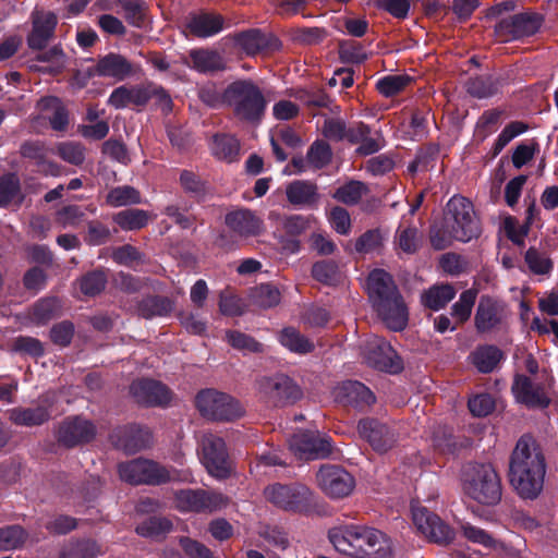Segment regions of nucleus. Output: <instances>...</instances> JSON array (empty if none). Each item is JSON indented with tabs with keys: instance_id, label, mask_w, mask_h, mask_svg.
Returning <instances> with one entry per match:
<instances>
[{
	"instance_id": "obj_1",
	"label": "nucleus",
	"mask_w": 558,
	"mask_h": 558,
	"mask_svg": "<svg viewBox=\"0 0 558 558\" xmlns=\"http://www.w3.org/2000/svg\"><path fill=\"white\" fill-rule=\"evenodd\" d=\"M546 473L544 453L529 435L517 441L509 462V481L514 490L525 499H535L543 489Z\"/></svg>"
},
{
	"instance_id": "obj_2",
	"label": "nucleus",
	"mask_w": 558,
	"mask_h": 558,
	"mask_svg": "<svg viewBox=\"0 0 558 558\" xmlns=\"http://www.w3.org/2000/svg\"><path fill=\"white\" fill-rule=\"evenodd\" d=\"M367 287L371 303L385 325L395 331L404 329L408 308L392 277L383 269H375L368 276Z\"/></svg>"
},
{
	"instance_id": "obj_3",
	"label": "nucleus",
	"mask_w": 558,
	"mask_h": 558,
	"mask_svg": "<svg viewBox=\"0 0 558 558\" xmlns=\"http://www.w3.org/2000/svg\"><path fill=\"white\" fill-rule=\"evenodd\" d=\"M225 100L239 120L250 123L262 120L267 105L262 89L251 80L229 84L225 89Z\"/></svg>"
},
{
	"instance_id": "obj_4",
	"label": "nucleus",
	"mask_w": 558,
	"mask_h": 558,
	"mask_svg": "<svg viewBox=\"0 0 558 558\" xmlns=\"http://www.w3.org/2000/svg\"><path fill=\"white\" fill-rule=\"evenodd\" d=\"M463 489L482 505H496L501 499L500 478L490 464H468L463 471Z\"/></svg>"
},
{
	"instance_id": "obj_5",
	"label": "nucleus",
	"mask_w": 558,
	"mask_h": 558,
	"mask_svg": "<svg viewBox=\"0 0 558 558\" xmlns=\"http://www.w3.org/2000/svg\"><path fill=\"white\" fill-rule=\"evenodd\" d=\"M195 404L202 416L216 422H233L245 413L235 398L215 389L199 391Z\"/></svg>"
},
{
	"instance_id": "obj_6",
	"label": "nucleus",
	"mask_w": 558,
	"mask_h": 558,
	"mask_svg": "<svg viewBox=\"0 0 558 558\" xmlns=\"http://www.w3.org/2000/svg\"><path fill=\"white\" fill-rule=\"evenodd\" d=\"M199 457L208 474L217 480H226L233 473V462L226 441L214 433L201 436Z\"/></svg>"
},
{
	"instance_id": "obj_7",
	"label": "nucleus",
	"mask_w": 558,
	"mask_h": 558,
	"mask_svg": "<svg viewBox=\"0 0 558 558\" xmlns=\"http://www.w3.org/2000/svg\"><path fill=\"white\" fill-rule=\"evenodd\" d=\"M264 496L275 507L296 513L308 511L314 504L312 490L300 483L268 485Z\"/></svg>"
},
{
	"instance_id": "obj_8",
	"label": "nucleus",
	"mask_w": 558,
	"mask_h": 558,
	"mask_svg": "<svg viewBox=\"0 0 558 558\" xmlns=\"http://www.w3.org/2000/svg\"><path fill=\"white\" fill-rule=\"evenodd\" d=\"M444 218L461 242H468L480 234L481 228L473 204L461 195L452 196L444 210Z\"/></svg>"
},
{
	"instance_id": "obj_9",
	"label": "nucleus",
	"mask_w": 558,
	"mask_h": 558,
	"mask_svg": "<svg viewBox=\"0 0 558 558\" xmlns=\"http://www.w3.org/2000/svg\"><path fill=\"white\" fill-rule=\"evenodd\" d=\"M544 23V16L534 11H525L500 20L495 25V35L507 43L535 35Z\"/></svg>"
},
{
	"instance_id": "obj_10",
	"label": "nucleus",
	"mask_w": 558,
	"mask_h": 558,
	"mask_svg": "<svg viewBox=\"0 0 558 558\" xmlns=\"http://www.w3.org/2000/svg\"><path fill=\"white\" fill-rule=\"evenodd\" d=\"M120 478L129 484L159 485L173 480L171 473L156 462L143 459L119 464Z\"/></svg>"
},
{
	"instance_id": "obj_11",
	"label": "nucleus",
	"mask_w": 558,
	"mask_h": 558,
	"mask_svg": "<svg viewBox=\"0 0 558 558\" xmlns=\"http://www.w3.org/2000/svg\"><path fill=\"white\" fill-rule=\"evenodd\" d=\"M258 392L270 403L283 407L302 398L301 388L287 375L264 376L256 383Z\"/></svg>"
},
{
	"instance_id": "obj_12",
	"label": "nucleus",
	"mask_w": 558,
	"mask_h": 558,
	"mask_svg": "<svg viewBox=\"0 0 558 558\" xmlns=\"http://www.w3.org/2000/svg\"><path fill=\"white\" fill-rule=\"evenodd\" d=\"M174 502L181 511L211 513L227 507L229 498L217 492L183 489L175 493Z\"/></svg>"
},
{
	"instance_id": "obj_13",
	"label": "nucleus",
	"mask_w": 558,
	"mask_h": 558,
	"mask_svg": "<svg viewBox=\"0 0 558 558\" xmlns=\"http://www.w3.org/2000/svg\"><path fill=\"white\" fill-rule=\"evenodd\" d=\"M412 519L416 529L430 542L448 545L454 539V531L427 508L412 505Z\"/></svg>"
},
{
	"instance_id": "obj_14",
	"label": "nucleus",
	"mask_w": 558,
	"mask_h": 558,
	"mask_svg": "<svg viewBox=\"0 0 558 558\" xmlns=\"http://www.w3.org/2000/svg\"><path fill=\"white\" fill-rule=\"evenodd\" d=\"M95 424L83 416H69L56 429V439L65 448H73L92 441L96 437Z\"/></svg>"
},
{
	"instance_id": "obj_15",
	"label": "nucleus",
	"mask_w": 558,
	"mask_h": 558,
	"mask_svg": "<svg viewBox=\"0 0 558 558\" xmlns=\"http://www.w3.org/2000/svg\"><path fill=\"white\" fill-rule=\"evenodd\" d=\"M319 488L330 498H343L349 496L355 485L353 476L343 468L332 464H324L316 473Z\"/></svg>"
},
{
	"instance_id": "obj_16",
	"label": "nucleus",
	"mask_w": 558,
	"mask_h": 558,
	"mask_svg": "<svg viewBox=\"0 0 558 558\" xmlns=\"http://www.w3.org/2000/svg\"><path fill=\"white\" fill-rule=\"evenodd\" d=\"M289 446L294 456L301 460L325 459L332 453L330 440L311 430L294 434Z\"/></svg>"
},
{
	"instance_id": "obj_17",
	"label": "nucleus",
	"mask_w": 558,
	"mask_h": 558,
	"mask_svg": "<svg viewBox=\"0 0 558 558\" xmlns=\"http://www.w3.org/2000/svg\"><path fill=\"white\" fill-rule=\"evenodd\" d=\"M365 362L379 371L399 373L403 365L392 347L379 337L369 339L363 349Z\"/></svg>"
},
{
	"instance_id": "obj_18",
	"label": "nucleus",
	"mask_w": 558,
	"mask_h": 558,
	"mask_svg": "<svg viewBox=\"0 0 558 558\" xmlns=\"http://www.w3.org/2000/svg\"><path fill=\"white\" fill-rule=\"evenodd\" d=\"M56 403L54 396L44 395L32 407H16L9 411V420L17 426L36 427L49 422Z\"/></svg>"
},
{
	"instance_id": "obj_19",
	"label": "nucleus",
	"mask_w": 558,
	"mask_h": 558,
	"mask_svg": "<svg viewBox=\"0 0 558 558\" xmlns=\"http://www.w3.org/2000/svg\"><path fill=\"white\" fill-rule=\"evenodd\" d=\"M357 433L378 453L392 449L398 440L397 433L377 418H363L357 424Z\"/></svg>"
},
{
	"instance_id": "obj_20",
	"label": "nucleus",
	"mask_w": 558,
	"mask_h": 558,
	"mask_svg": "<svg viewBox=\"0 0 558 558\" xmlns=\"http://www.w3.org/2000/svg\"><path fill=\"white\" fill-rule=\"evenodd\" d=\"M511 391L515 401L529 409H546L551 398L543 384L534 383L530 377L518 374L514 376Z\"/></svg>"
},
{
	"instance_id": "obj_21",
	"label": "nucleus",
	"mask_w": 558,
	"mask_h": 558,
	"mask_svg": "<svg viewBox=\"0 0 558 558\" xmlns=\"http://www.w3.org/2000/svg\"><path fill=\"white\" fill-rule=\"evenodd\" d=\"M357 538L361 553H356V558H388L391 555L389 538L376 529L359 526Z\"/></svg>"
},
{
	"instance_id": "obj_22",
	"label": "nucleus",
	"mask_w": 558,
	"mask_h": 558,
	"mask_svg": "<svg viewBox=\"0 0 558 558\" xmlns=\"http://www.w3.org/2000/svg\"><path fill=\"white\" fill-rule=\"evenodd\" d=\"M233 40L248 56H255L268 50H278L281 46L280 40L276 36L256 28L235 34Z\"/></svg>"
},
{
	"instance_id": "obj_23",
	"label": "nucleus",
	"mask_w": 558,
	"mask_h": 558,
	"mask_svg": "<svg viewBox=\"0 0 558 558\" xmlns=\"http://www.w3.org/2000/svg\"><path fill=\"white\" fill-rule=\"evenodd\" d=\"M130 393L134 400L144 405H163L170 401L169 389L153 379H138L131 384Z\"/></svg>"
},
{
	"instance_id": "obj_24",
	"label": "nucleus",
	"mask_w": 558,
	"mask_h": 558,
	"mask_svg": "<svg viewBox=\"0 0 558 558\" xmlns=\"http://www.w3.org/2000/svg\"><path fill=\"white\" fill-rule=\"evenodd\" d=\"M335 399L343 405L365 409L376 401L374 393L362 383L348 380L335 389Z\"/></svg>"
},
{
	"instance_id": "obj_25",
	"label": "nucleus",
	"mask_w": 558,
	"mask_h": 558,
	"mask_svg": "<svg viewBox=\"0 0 558 558\" xmlns=\"http://www.w3.org/2000/svg\"><path fill=\"white\" fill-rule=\"evenodd\" d=\"M57 25V16L52 12H36L33 15V28L27 36V45L32 50H44L52 39Z\"/></svg>"
},
{
	"instance_id": "obj_26",
	"label": "nucleus",
	"mask_w": 558,
	"mask_h": 558,
	"mask_svg": "<svg viewBox=\"0 0 558 558\" xmlns=\"http://www.w3.org/2000/svg\"><path fill=\"white\" fill-rule=\"evenodd\" d=\"M110 437L116 447L134 453L148 445L150 433L137 425H128L114 429Z\"/></svg>"
},
{
	"instance_id": "obj_27",
	"label": "nucleus",
	"mask_w": 558,
	"mask_h": 558,
	"mask_svg": "<svg viewBox=\"0 0 558 558\" xmlns=\"http://www.w3.org/2000/svg\"><path fill=\"white\" fill-rule=\"evenodd\" d=\"M226 225L240 236H257L264 230L263 220L250 209H239L226 216Z\"/></svg>"
},
{
	"instance_id": "obj_28",
	"label": "nucleus",
	"mask_w": 558,
	"mask_h": 558,
	"mask_svg": "<svg viewBox=\"0 0 558 558\" xmlns=\"http://www.w3.org/2000/svg\"><path fill=\"white\" fill-rule=\"evenodd\" d=\"M501 306L488 296H482L474 317L475 328L481 333H486L498 328L502 323Z\"/></svg>"
},
{
	"instance_id": "obj_29",
	"label": "nucleus",
	"mask_w": 558,
	"mask_h": 558,
	"mask_svg": "<svg viewBox=\"0 0 558 558\" xmlns=\"http://www.w3.org/2000/svg\"><path fill=\"white\" fill-rule=\"evenodd\" d=\"M137 68L132 64L124 56L109 53L99 59L95 66V73L100 76L113 77L122 81L135 74Z\"/></svg>"
},
{
	"instance_id": "obj_30",
	"label": "nucleus",
	"mask_w": 558,
	"mask_h": 558,
	"mask_svg": "<svg viewBox=\"0 0 558 558\" xmlns=\"http://www.w3.org/2000/svg\"><path fill=\"white\" fill-rule=\"evenodd\" d=\"M153 98V85L120 86L109 97V104L114 108L129 105L145 106Z\"/></svg>"
},
{
	"instance_id": "obj_31",
	"label": "nucleus",
	"mask_w": 558,
	"mask_h": 558,
	"mask_svg": "<svg viewBox=\"0 0 558 558\" xmlns=\"http://www.w3.org/2000/svg\"><path fill=\"white\" fill-rule=\"evenodd\" d=\"M288 202L293 206L313 207L320 195L316 183L307 180H295L286 187Z\"/></svg>"
},
{
	"instance_id": "obj_32",
	"label": "nucleus",
	"mask_w": 558,
	"mask_h": 558,
	"mask_svg": "<svg viewBox=\"0 0 558 558\" xmlns=\"http://www.w3.org/2000/svg\"><path fill=\"white\" fill-rule=\"evenodd\" d=\"M44 118H48L54 131L64 132L69 125V112L61 99L56 96L40 98L36 105Z\"/></svg>"
},
{
	"instance_id": "obj_33",
	"label": "nucleus",
	"mask_w": 558,
	"mask_h": 558,
	"mask_svg": "<svg viewBox=\"0 0 558 558\" xmlns=\"http://www.w3.org/2000/svg\"><path fill=\"white\" fill-rule=\"evenodd\" d=\"M359 525L339 526L329 531V541L341 554L356 558V553L360 551V546H356Z\"/></svg>"
},
{
	"instance_id": "obj_34",
	"label": "nucleus",
	"mask_w": 558,
	"mask_h": 558,
	"mask_svg": "<svg viewBox=\"0 0 558 558\" xmlns=\"http://www.w3.org/2000/svg\"><path fill=\"white\" fill-rule=\"evenodd\" d=\"M348 141L351 144H360V146L356 148V154L361 156L375 154L383 146L379 136H371L369 126L363 122L356 123L355 125L349 128Z\"/></svg>"
},
{
	"instance_id": "obj_35",
	"label": "nucleus",
	"mask_w": 558,
	"mask_h": 558,
	"mask_svg": "<svg viewBox=\"0 0 558 558\" xmlns=\"http://www.w3.org/2000/svg\"><path fill=\"white\" fill-rule=\"evenodd\" d=\"M210 149L217 159L233 162L240 155V142L232 134L216 133L211 137Z\"/></svg>"
},
{
	"instance_id": "obj_36",
	"label": "nucleus",
	"mask_w": 558,
	"mask_h": 558,
	"mask_svg": "<svg viewBox=\"0 0 558 558\" xmlns=\"http://www.w3.org/2000/svg\"><path fill=\"white\" fill-rule=\"evenodd\" d=\"M190 32L197 37H208L222 29L223 17L215 13L192 15L186 24Z\"/></svg>"
},
{
	"instance_id": "obj_37",
	"label": "nucleus",
	"mask_w": 558,
	"mask_h": 558,
	"mask_svg": "<svg viewBox=\"0 0 558 558\" xmlns=\"http://www.w3.org/2000/svg\"><path fill=\"white\" fill-rule=\"evenodd\" d=\"M174 310V301L167 296L149 295L137 305L138 316L150 319L155 316H167Z\"/></svg>"
},
{
	"instance_id": "obj_38",
	"label": "nucleus",
	"mask_w": 558,
	"mask_h": 558,
	"mask_svg": "<svg viewBox=\"0 0 558 558\" xmlns=\"http://www.w3.org/2000/svg\"><path fill=\"white\" fill-rule=\"evenodd\" d=\"M192 68L198 72H217L226 69L222 57L214 50L198 49L190 52Z\"/></svg>"
},
{
	"instance_id": "obj_39",
	"label": "nucleus",
	"mask_w": 558,
	"mask_h": 558,
	"mask_svg": "<svg viewBox=\"0 0 558 558\" xmlns=\"http://www.w3.org/2000/svg\"><path fill=\"white\" fill-rule=\"evenodd\" d=\"M502 357V352L495 345H482L471 354L472 363L481 373H490Z\"/></svg>"
},
{
	"instance_id": "obj_40",
	"label": "nucleus",
	"mask_w": 558,
	"mask_h": 558,
	"mask_svg": "<svg viewBox=\"0 0 558 558\" xmlns=\"http://www.w3.org/2000/svg\"><path fill=\"white\" fill-rule=\"evenodd\" d=\"M456 295L450 284L434 286L422 295V302L430 310L438 311L445 307Z\"/></svg>"
},
{
	"instance_id": "obj_41",
	"label": "nucleus",
	"mask_w": 558,
	"mask_h": 558,
	"mask_svg": "<svg viewBox=\"0 0 558 558\" xmlns=\"http://www.w3.org/2000/svg\"><path fill=\"white\" fill-rule=\"evenodd\" d=\"M149 214L143 209H125L117 213L112 220L122 229L126 231L140 230L144 228L149 221Z\"/></svg>"
},
{
	"instance_id": "obj_42",
	"label": "nucleus",
	"mask_w": 558,
	"mask_h": 558,
	"mask_svg": "<svg viewBox=\"0 0 558 558\" xmlns=\"http://www.w3.org/2000/svg\"><path fill=\"white\" fill-rule=\"evenodd\" d=\"M280 291L271 284H260L253 288L250 292V303L259 308H269L280 303Z\"/></svg>"
},
{
	"instance_id": "obj_43",
	"label": "nucleus",
	"mask_w": 558,
	"mask_h": 558,
	"mask_svg": "<svg viewBox=\"0 0 558 558\" xmlns=\"http://www.w3.org/2000/svg\"><path fill=\"white\" fill-rule=\"evenodd\" d=\"M430 245L437 250L442 251L453 243L460 241V236L456 234V229L451 228L449 223L442 218L441 223H434L429 229Z\"/></svg>"
},
{
	"instance_id": "obj_44",
	"label": "nucleus",
	"mask_w": 558,
	"mask_h": 558,
	"mask_svg": "<svg viewBox=\"0 0 558 558\" xmlns=\"http://www.w3.org/2000/svg\"><path fill=\"white\" fill-rule=\"evenodd\" d=\"M61 313V302L54 296L39 300L32 308L31 318L36 324H46Z\"/></svg>"
},
{
	"instance_id": "obj_45",
	"label": "nucleus",
	"mask_w": 558,
	"mask_h": 558,
	"mask_svg": "<svg viewBox=\"0 0 558 558\" xmlns=\"http://www.w3.org/2000/svg\"><path fill=\"white\" fill-rule=\"evenodd\" d=\"M280 342L290 351L300 354L310 353L314 350V344L293 327L282 329Z\"/></svg>"
},
{
	"instance_id": "obj_46",
	"label": "nucleus",
	"mask_w": 558,
	"mask_h": 558,
	"mask_svg": "<svg viewBox=\"0 0 558 558\" xmlns=\"http://www.w3.org/2000/svg\"><path fill=\"white\" fill-rule=\"evenodd\" d=\"M423 243L422 232L414 226H409L398 230L396 235V244L398 248L405 254H414L418 251Z\"/></svg>"
},
{
	"instance_id": "obj_47",
	"label": "nucleus",
	"mask_w": 558,
	"mask_h": 558,
	"mask_svg": "<svg viewBox=\"0 0 558 558\" xmlns=\"http://www.w3.org/2000/svg\"><path fill=\"white\" fill-rule=\"evenodd\" d=\"M466 92L476 98H487L498 92L499 82L493 76H476L470 78L466 84Z\"/></svg>"
},
{
	"instance_id": "obj_48",
	"label": "nucleus",
	"mask_w": 558,
	"mask_h": 558,
	"mask_svg": "<svg viewBox=\"0 0 558 558\" xmlns=\"http://www.w3.org/2000/svg\"><path fill=\"white\" fill-rule=\"evenodd\" d=\"M28 537L21 525H9L0 529V551L14 550L22 547Z\"/></svg>"
},
{
	"instance_id": "obj_49",
	"label": "nucleus",
	"mask_w": 558,
	"mask_h": 558,
	"mask_svg": "<svg viewBox=\"0 0 558 558\" xmlns=\"http://www.w3.org/2000/svg\"><path fill=\"white\" fill-rule=\"evenodd\" d=\"M368 193V187L361 181L352 180L338 187L332 197L345 205H354Z\"/></svg>"
},
{
	"instance_id": "obj_50",
	"label": "nucleus",
	"mask_w": 558,
	"mask_h": 558,
	"mask_svg": "<svg viewBox=\"0 0 558 558\" xmlns=\"http://www.w3.org/2000/svg\"><path fill=\"white\" fill-rule=\"evenodd\" d=\"M269 218L280 222L286 234L290 236H298L310 228L308 218L302 215L281 216L280 214L271 213Z\"/></svg>"
},
{
	"instance_id": "obj_51",
	"label": "nucleus",
	"mask_w": 558,
	"mask_h": 558,
	"mask_svg": "<svg viewBox=\"0 0 558 558\" xmlns=\"http://www.w3.org/2000/svg\"><path fill=\"white\" fill-rule=\"evenodd\" d=\"M100 554V548L95 541L81 539L71 542L60 554V558H95Z\"/></svg>"
},
{
	"instance_id": "obj_52",
	"label": "nucleus",
	"mask_w": 558,
	"mask_h": 558,
	"mask_svg": "<svg viewBox=\"0 0 558 558\" xmlns=\"http://www.w3.org/2000/svg\"><path fill=\"white\" fill-rule=\"evenodd\" d=\"M172 522L167 518L150 517L136 526V533L144 537H159L172 530Z\"/></svg>"
},
{
	"instance_id": "obj_53",
	"label": "nucleus",
	"mask_w": 558,
	"mask_h": 558,
	"mask_svg": "<svg viewBox=\"0 0 558 558\" xmlns=\"http://www.w3.org/2000/svg\"><path fill=\"white\" fill-rule=\"evenodd\" d=\"M106 202L113 207L135 205L141 203V195L133 186H118L109 191Z\"/></svg>"
},
{
	"instance_id": "obj_54",
	"label": "nucleus",
	"mask_w": 558,
	"mask_h": 558,
	"mask_svg": "<svg viewBox=\"0 0 558 558\" xmlns=\"http://www.w3.org/2000/svg\"><path fill=\"white\" fill-rule=\"evenodd\" d=\"M476 296L477 291L474 289L461 293L459 301L453 304L451 313L458 323L462 324L470 318Z\"/></svg>"
},
{
	"instance_id": "obj_55",
	"label": "nucleus",
	"mask_w": 558,
	"mask_h": 558,
	"mask_svg": "<svg viewBox=\"0 0 558 558\" xmlns=\"http://www.w3.org/2000/svg\"><path fill=\"white\" fill-rule=\"evenodd\" d=\"M107 284V277L102 270H94L82 277L80 288L82 293L95 296L102 292Z\"/></svg>"
},
{
	"instance_id": "obj_56",
	"label": "nucleus",
	"mask_w": 558,
	"mask_h": 558,
	"mask_svg": "<svg viewBox=\"0 0 558 558\" xmlns=\"http://www.w3.org/2000/svg\"><path fill=\"white\" fill-rule=\"evenodd\" d=\"M180 184L187 194L196 198H201L207 193V183L193 171H182L180 174Z\"/></svg>"
},
{
	"instance_id": "obj_57",
	"label": "nucleus",
	"mask_w": 558,
	"mask_h": 558,
	"mask_svg": "<svg viewBox=\"0 0 558 558\" xmlns=\"http://www.w3.org/2000/svg\"><path fill=\"white\" fill-rule=\"evenodd\" d=\"M332 153L328 143L316 141L307 151V161L315 168L322 169L331 161Z\"/></svg>"
},
{
	"instance_id": "obj_58",
	"label": "nucleus",
	"mask_w": 558,
	"mask_h": 558,
	"mask_svg": "<svg viewBox=\"0 0 558 558\" xmlns=\"http://www.w3.org/2000/svg\"><path fill=\"white\" fill-rule=\"evenodd\" d=\"M226 339L228 343L236 350L247 352H260L262 344L257 342L253 337L245 335L238 330H228L226 332Z\"/></svg>"
},
{
	"instance_id": "obj_59",
	"label": "nucleus",
	"mask_w": 558,
	"mask_h": 558,
	"mask_svg": "<svg viewBox=\"0 0 558 558\" xmlns=\"http://www.w3.org/2000/svg\"><path fill=\"white\" fill-rule=\"evenodd\" d=\"M10 350L16 353L29 354L32 356H40L44 354L41 342L33 337H16L11 340Z\"/></svg>"
},
{
	"instance_id": "obj_60",
	"label": "nucleus",
	"mask_w": 558,
	"mask_h": 558,
	"mask_svg": "<svg viewBox=\"0 0 558 558\" xmlns=\"http://www.w3.org/2000/svg\"><path fill=\"white\" fill-rule=\"evenodd\" d=\"M111 239L110 229L99 220L87 222V230L84 240L89 245H101Z\"/></svg>"
},
{
	"instance_id": "obj_61",
	"label": "nucleus",
	"mask_w": 558,
	"mask_h": 558,
	"mask_svg": "<svg viewBox=\"0 0 558 558\" xmlns=\"http://www.w3.org/2000/svg\"><path fill=\"white\" fill-rule=\"evenodd\" d=\"M312 275L323 283H333L339 278V266L335 260H320L313 265Z\"/></svg>"
},
{
	"instance_id": "obj_62",
	"label": "nucleus",
	"mask_w": 558,
	"mask_h": 558,
	"mask_svg": "<svg viewBox=\"0 0 558 558\" xmlns=\"http://www.w3.org/2000/svg\"><path fill=\"white\" fill-rule=\"evenodd\" d=\"M85 149L78 143L65 142L56 146V153L66 162L78 166L85 159Z\"/></svg>"
},
{
	"instance_id": "obj_63",
	"label": "nucleus",
	"mask_w": 558,
	"mask_h": 558,
	"mask_svg": "<svg viewBox=\"0 0 558 558\" xmlns=\"http://www.w3.org/2000/svg\"><path fill=\"white\" fill-rule=\"evenodd\" d=\"M525 262L531 271L537 275H545L553 268L551 260L535 247H530L525 253Z\"/></svg>"
},
{
	"instance_id": "obj_64",
	"label": "nucleus",
	"mask_w": 558,
	"mask_h": 558,
	"mask_svg": "<svg viewBox=\"0 0 558 558\" xmlns=\"http://www.w3.org/2000/svg\"><path fill=\"white\" fill-rule=\"evenodd\" d=\"M411 78L407 75H388L377 83V89L386 97L400 93Z\"/></svg>"
}]
</instances>
